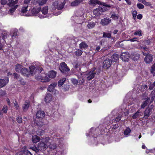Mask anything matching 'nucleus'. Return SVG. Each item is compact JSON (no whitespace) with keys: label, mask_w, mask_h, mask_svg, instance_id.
<instances>
[{"label":"nucleus","mask_w":155,"mask_h":155,"mask_svg":"<svg viewBox=\"0 0 155 155\" xmlns=\"http://www.w3.org/2000/svg\"><path fill=\"white\" fill-rule=\"evenodd\" d=\"M8 0L9 2L7 4V5L9 7V8H8V11L10 14H12L18 6V5H17L18 0Z\"/></svg>","instance_id":"nucleus-1"},{"label":"nucleus","mask_w":155,"mask_h":155,"mask_svg":"<svg viewBox=\"0 0 155 155\" xmlns=\"http://www.w3.org/2000/svg\"><path fill=\"white\" fill-rule=\"evenodd\" d=\"M150 97L148 98L147 100L142 102L141 105V108H144L148 103H151L153 101L155 97V91H153L152 92Z\"/></svg>","instance_id":"nucleus-2"},{"label":"nucleus","mask_w":155,"mask_h":155,"mask_svg":"<svg viewBox=\"0 0 155 155\" xmlns=\"http://www.w3.org/2000/svg\"><path fill=\"white\" fill-rule=\"evenodd\" d=\"M30 74L33 75L37 73H40L42 70V67L40 65H35L29 67Z\"/></svg>","instance_id":"nucleus-3"},{"label":"nucleus","mask_w":155,"mask_h":155,"mask_svg":"<svg viewBox=\"0 0 155 155\" xmlns=\"http://www.w3.org/2000/svg\"><path fill=\"white\" fill-rule=\"evenodd\" d=\"M84 13L81 10L77 11L76 13V20H78L77 22L78 23L81 24L83 22V20L85 18L83 16Z\"/></svg>","instance_id":"nucleus-4"},{"label":"nucleus","mask_w":155,"mask_h":155,"mask_svg":"<svg viewBox=\"0 0 155 155\" xmlns=\"http://www.w3.org/2000/svg\"><path fill=\"white\" fill-rule=\"evenodd\" d=\"M106 8L107 7L103 6L102 7H99L93 10V14L96 16H99L102 14L103 12L107 10Z\"/></svg>","instance_id":"nucleus-5"},{"label":"nucleus","mask_w":155,"mask_h":155,"mask_svg":"<svg viewBox=\"0 0 155 155\" xmlns=\"http://www.w3.org/2000/svg\"><path fill=\"white\" fill-rule=\"evenodd\" d=\"M28 5H25L23 7H22L20 13L21 15L26 16H31V15L29 14V12L27 13L28 11Z\"/></svg>","instance_id":"nucleus-6"},{"label":"nucleus","mask_w":155,"mask_h":155,"mask_svg":"<svg viewBox=\"0 0 155 155\" xmlns=\"http://www.w3.org/2000/svg\"><path fill=\"white\" fill-rule=\"evenodd\" d=\"M90 4L93 5H95L96 4L102 5L103 6H105L107 8H110L112 6L111 5H108L105 3H101V2L97 0H90Z\"/></svg>","instance_id":"nucleus-7"},{"label":"nucleus","mask_w":155,"mask_h":155,"mask_svg":"<svg viewBox=\"0 0 155 155\" xmlns=\"http://www.w3.org/2000/svg\"><path fill=\"white\" fill-rule=\"evenodd\" d=\"M65 3L64 1L63 2L56 1L53 3V5L55 8L58 9H61L63 8Z\"/></svg>","instance_id":"nucleus-8"},{"label":"nucleus","mask_w":155,"mask_h":155,"mask_svg":"<svg viewBox=\"0 0 155 155\" xmlns=\"http://www.w3.org/2000/svg\"><path fill=\"white\" fill-rule=\"evenodd\" d=\"M48 6H45L43 7L40 10V12H41L43 15H39V17L41 18H43L46 16H45L48 12Z\"/></svg>","instance_id":"nucleus-9"},{"label":"nucleus","mask_w":155,"mask_h":155,"mask_svg":"<svg viewBox=\"0 0 155 155\" xmlns=\"http://www.w3.org/2000/svg\"><path fill=\"white\" fill-rule=\"evenodd\" d=\"M112 64V61L110 59L107 58L104 62L103 67L105 68H109Z\"/></svg>","instance_id":"nucleus-10"},{"label":"nucleus","mask_w":155,"mask_h":155,"mask_svg":"<svg viewBox=\"0 0 155 155\" xmlns=\"http://www.w3.org/2000/svg\"><path fill=\"white\" fill-rule=\"evenodd\" d=\"M48 146L47 144H45L44 143H43L41 141L38 144V148L39 149V150H45L48 148Z\"/></svg>","instance_id":"nucleus-11"},{"label":"nucleus","mask_w":155,"mask_h":155,"mask_svg":"<svg viewBox=\"0 0 155 155\" xmlns=\"http://www.w3.org/2000/svg\"><path fill=\"white\" fill-rule=\"evenodd\" d=\"M84 0H75L72 2L70 4L71 7H77L82 4Z\"/></svg>","instance_id":"nucleus-12"},{"label":"nucleus","mask_w":155,"mask_h":155,"mask_svg":"<svg viewBox=\"0 0 155 155\" xmlns=\"http://www.w3.org/2000/svg\"><path fill=\"white\" fill-rule=\"evenodd\" d=\"M96 73L93 71H91L85 74L88 80H90L92 79L95 76Z\"/></svg>","instance_id":"nucleus-13"},{"label":"nucleus","mask_w":155,"mask_h":155,"mask_svg":"<svg viewBox=\"0 0 155 155\" xmlns=\"http://www.w3.org/2000/svg\"><path fill=\"white\" fill-rule=\"evenodd\" d=\"M29 14L31 15L30 16L35 15L39 12L40 10L38 8H33L31 10L29 9Z\"/></svg>","instance_id":"nucleus-14"},{"label":"nucleus","mask_w":155,"mask_h":155,"mask_svg":"<svg viewBox=\"0 0 155 155\" xmlns=\"http://www.w3.org/2000/svg\"><path fill=\"white\" fill-rule=\"evenodd\" d=\"M111 21V19L109 18H106L101 20V24L103 25H106L110 23Z\"/></svg>","instance_id":"nucleus-15"},{"label":"nucleus","mask_w":155,"mask_h":155,"mask_svg":"<svg viewBox=\"0 0 155 155\" xmlns=\"http://www.w3.org/2000/svg\"><path fill=\"white\" fill-rule=\"evenodd\" d=\"M153 55L151 54H147L144 59V61L147 63H150L153 60Z\"/></svg>","instance_id":"nucleus-16"},{"label":"nucleus","mask_w":155,"mask_h":155,"mask_svg":"<svg viewBox=\"0 0 155 155\" xmlns=\"http://www.w3.org/2000/svg\"><path fill=\"white\" fill-rule=\"evenodd\" d=\"M8 78H6L5 79H0V87H4L8 83Z\"/></svg>","instance_id":"nucleus-17"},{"label":"nucleus","mask_w":155,"mask_h":155,"mask_svg":"<svg viewBox=\"0 0 155 155\" xmlns=\"http://www.w3.org/2000/svg\"><path fill=\"white\" fill-rule=\"evenodd\" d=\"M41 140L42 142L44 143L45 144H47L48 147L49 144L51 143V140L49 137H47L45 138H42Z\"/></svg>","instance_id":"nucleus-18"},{"label":"nucleus","mask_w":155,"mask_h":155,"mask_svg":"<svg viewBox=\"0 0 155 155\" xmlns=\"http://www.w3.org/2000/svg\"><path fill=\"white\" fill-rule=\"evenodd\" d=\"M151 110L152 109L149 107L147 108L145 110L144 112V116L143 117L144 119H146L148 118L150 115V113Z\"/></svg>","instance_id":"nucleus-19"},{"label":"nucleus","mask_w":155,"mask_h":155,"mask_svg":"<svg viewBox=\"0 0 155 155\" xmlns=\"http://www.w3.org/2000/svg\"><path fill=\"white\" fill-rule=\"evenodd\" d=\"M129 57V54L127 52L123 53L120 56V58L123 61H127Z\"/></svg>","instance_id":"nucleus-20"},{"label":"nucleus","mask_w":155,"mask_h":155,"mask_svg":"<svg viewBox=\"0 0 155 155\" xmlns=\"http://www.w3.org/2000/svg\"><path fill=\"white\" fill-rule=\"evenodd\" d=\"M61 68L62 70L65 71H68L70 70L69 69L64 62H62L60 64Z\"/></svg>","instance_id":"nucleus-21"},{"label":"nucleus","mask_w":155,"mask_h":155,"mask_svg":"<svg viewBox=\"0 0 155 155\" xmlns=\"http://www.w3.org/2000/svg\"><path fill=\"white\" fill-rule=\"evenodd\" d=\"M36 115L37 118L42 119L44 117L45 114L43 111L39 110L37 112Z\"/></svg>","instance_id":"nucleus-22"},{"label":"nucleus","mask_w":155,"mask_h":155,"mask_svg":"<svg viewBox=\"0 0 155 155\" xmlns=\"http://www.w3.org/2000/svg\"><path fill=\"white\" fill-rule=\"evenodd\" d=\"M57 73L54 71L52 70L49 71L48 74V75L49 78H54L56 75Z\"/></svg>","instance_id":"nucleus-23"},{"label":"nucleus","mask_w":155,"mask_h":155,"mask_svg":"<svg viewBox=\"0 0 155 155\" xmlns=\"http://www.w3.org/2000/svg\"><path fill=\"white\" fill-rule=\"evenodd\" d=\"M29 106V101L28 100H27L22 106L23 111H26L28 109Z\"/></svg>","instance_id":"nucleus-24"},{"label":"nucleus","mask_w":155,"mask_h":155,"mask_svg":"<svg viewBox=\"0 0 155 155\" xmlns=\"http://www.w3.org/2000/svg\"><path fill=\"white\" fill-rule=\"evenodd\" d=\"M21 74H22L25 76L28 77L30 75L29 72L27 69L24 68L21 71Z\"/></svg>","instance_id":"nucleus-25"},{"label":"nucleus","mask_w":155,"mask_h":155,"mask_svg":"<svg viewBox=\"0 0 155 155\" xmlns=\"http://www.w3.org/2000/svg\"><path fill=\"white\" fill-rule=\"evenodd\" d=\"M40 140V137L37 135H34L32 137V140L34 143H36Z\"/></svg>","instance_id":"nucleus-26"},{"label":"nucleus","mask_w":155,"mask_h":155,"mask_svg":"<svg viewBox=\"0 0 155 155\" xmlns=\"http://www.w3.org/2000/svg\"><path fill=\"white\" fill-rule=\"evenodd\" d=\"M24 67L22 66L20 64H17L15 66V71L18 72H21V71L22 70Z\"/></svg>","instance_id":"nucleus-27"},{"label":"nucleus","mask_w":155,"mask_h":155,"mask_svg":"<svg viewBox=\"0 0 155 155\" xmlns=\"http://www.w3.org/2000/svg\"><path fill=\"white\" fill-rule=\"evenodd\" d=\"M52 96L51 94H48L45 98V101L46 103H49L51 100Z\"/></svg>","instance_id":"nucleus-28"},{"label":"nucleus","mask_w":155,"mask_h":155,"mask_svg":"<svg viewBox=\"0 0 155 155\" xmlns=\"http://www.w3.org/2000/svg\"><path fill=\"white\" fill-rule=\"evenodd\" d=\"M57 85L56 83H53L51 84H50L48 87V91L50 92H51L53 91V90L54 89V87Z\"/></svg>","instance_id":"nucleus-29"},{"label":"nucleus","mask_w":155,"mask_h":155,"mask_svg":"<svg viewBox=\"0 0 155 155\" xmlns=\"http://www.w3.org/2000/svg\"><path fill=\"white\" fill-rule=\"evenodd\" d=\"M88 47L87 45L84 42H82L79 45V48L81 49H85Z\"/></svg>","instance_id":"nucleus-30"},{"label":"nucleus","mask_w":155,"mask_h":155,"mask_svg":"<svg viewBox=\"0 0 155 155\" xmlns=\"http://www.w3.org/2000/svg\"><path fill=\"white\" fill-rule=\"evenodd\" d=\"M131 131V130L129 127L127 128L124 132V134L125 137H127L129 136Z\"/></svg>","instance_id":"nucleus-31"},{"label":"nucleus","mask_w":155,"mask_h":155,"mask_svg":"<svg viewBox=\"0 0 155 155\" xmlns=\"http://www.w3.org/2000/svg\"><path fill=\"white\" fill-rule=\"evenodd\" d=\"M95 25V23L94 22H89L87 25V27L88 29H91L94 28Z\"/></svg>","instance_id":"nucleus-32"},{"label":"nucleus","mask_w":155,"mask_h":155,"mask_svg":"<svg viewBox=\"0 0 155 155\" xmlns=\"http://www.w3.org/2000/svg\"><path fill=\"white\" fill-rule=\"evenodd\" d=\"M48 0H34L35 1L38 2L39 5H42L45 4Z\"/></svg>","instance_id":"nucleus-33"},{"label":"nucleus","mask_w":155,"mask_h":155,"mask_svg":"<svg viewBox=\"0 0 155 155\" xmlns=\"http://www.w3.org/2000/svg\"><path fill=\"white\" fill-rule=\"evenodd\" d=\"M112 61L116 62L119 59V56L117 54H114L112 56Z\"/></svg>","instance_id":"nucleus-34"},{"label":"nucleus","mask_w":155,"mask_h":155,"mask_svg":"<svg viewBox=\"0 0 155 155\" xmlns=\"http://www.w3.org/2000/svg\"><path fill=\"white\" fill-rule=\"evenodd\" d=\"M41 81L43 82H47L49 81L50 79L46 76L43 77L41 79Z\"/></svg>","instance_id":"nucleus-35"},{"label":"nucleus","mask_w":155,"mask_h":155,"mask_svg":"<svg viewBox=\"0 0 155 155\" xmlns=\"http://www.w3.org/2000/svg\"><path fill=\"white\" fill-rule=\"evenodd\" d=\"M26 147H23V149H24L23 150V153L25 155H32L31 153L28 150H26Z\"/></svg>","instance_id":"nucleus-36"},{"label":"nucleus","mask_w":155,"mask_h":155,"mask_svg":"<svg viewBox=\"0 0 155 155\" xmlns=\"http://www.w3.org/2000/svg\"><path fill=\"white\" fill-rule=\"evenodd\" d=\"M66 78H64L61 79L58 82V85L59 86H61L66 81Z\"/></svg>","instance_id":"nucleus-37"},{"label":"nucleus","mask_w":155,"mask_h":155,"mask_svg":"<svg viewBox=\"0 0 155 155\" xmlns=\"http://www.w3.org/2000/svg\"><path fill=\"white\" fill-rule=\"evenodd\" d=\"M122 115L123 113L121 112L120 113V114H119L118 115L115 119L114 122H117L119 121L121 119V116Z\"/></svg>","instance_id":"nucleus-38"},{"label":"nucleus","mask_w":155,"mask_h":155,"mask_svg":"<svg viewBox=\"0 0 155 155\" xmlns=\"http://www.w3.org/2000/svg\"><path fill=\"white\" fill-rule=\"evenodd\" d=\"M82 51L79 49H77L75 52L76 55L78 56H80L81 55L82 53Z\"/></svg>","instance_id":"nucleus-39"},{"label":"nucleus","mask_w":155,"mask_h":155,"mask_svg":"<svg viewBox=\"0 0 155 155\" xmlns=\"http://www.w3.org/2000/svg\"><path fill=\"white\" fill-rule=\"evenodd\" d=\"M140 113V112L139 110L137 111L133 116L132 118L134 119L136 118Z\"/></svg>","instance_id":"nucleus-40"},{"label":"nucleus","mask_w":155,"mask_h":155,"mask_svg":"<svg viewBox=\"0 0 155 155\" xmlns=\"http://www.w3.org/2000/svg\"><path fill=\"white\" fill-rule=\"evenodd\" d=\"M37 134L39 135H42L44 133V131L43 130L39 129L37 131Z\"/></svg>","instance_id":"nucleus-41"},{"label":"nucleus","mask_w":155,"mask_h":155,"mask_svg":"<svg viewBox=\"0 0 155 155\" xmlns=\"http://www.w3.org/2000/svg\"><path fill=\"white\" fill-rule=\"evenodd\" d=\"M111 34L110 33H107L104 32L103 37L104 38H110L111 37Z\"/></svg>","instance_id":"nucleus-42"},{"label":"nucleus","mask_w":155,"mask_h":155,"mask_svg":"<svg viewBox=\"0 0 155 155\" xmlns=\"http://www.w3.org/2000/svg\"><path fill=\"white\" fill-rule=\"evenodd\" d=\"M48 147L50 148L53 149H55L56 148V145L55 143L51 144V143L50 144H49Z\"/></svg>","instance_id":"nucleus-43"},{"label":"nucleus","mask_w":155,"mask_h":155,"mask_svg":"<svg viewBox=\"0 0 155 155\" xmlns=\"http://www.w3.org/2000/svg\"><path fill=\"white\" fill-rule=\"evenodd\" d=\"M134 35H138L139 36H141V31L140 30H139L136 31L134 32Z\"/></svg>","instance_id":"nucleus-44"},{"label":"nucleus","mask_w":155,"mask_h":155,"mask_svg":"<svg viewBox=\"0 0 155 155\" xmlns=\"http://www.w3.org/2000/svg\"><path fill=\"white\" fill-rule=\"evenodd\" d=\"M137 12L135 10H133L132 11V16L134 19V20L135 19L136 17L137 16Z\"/></svg>","instance_id":"nucleus-45"},{"label":"nucleus","mask_w":155,"mask_h":155,"mask_svg":"<svg viewBox=\"0 0 155 155\" xmlns=\"http://www.w3.org/2000/svg\"><path fill=\"white\" fill-rule=\"evenodd\" d=\"M132 59L134 61L137 60L139 58V54H136V56H131Z\"/></svg>","instance_id":"nucleus-46"},{"label":"nucleus","mask_w":155,"mask_h":155,"mask_svg":"<svg viewBox=\"0 0 155 155\" xmlns=\"http://www.w3.org/2000/svg\"><path fill=\"white\" fill-rule=\"evenodd\" d=\"M30 149L35 151L36 153L38 152L39 150V149L38 148H37L36 147H31L30 148Z\"/></svg>","instance_id":"nucleus-47"},{"label":"nucleus","mask_w":155,"mask_h":155,"mask_svg":"<svg viewBox=\"0 0 155 155\" xmlns=\"http://www.w3.org/2000/svg\"><path fill=\"white\" fill-rule=\"evenodd\" d=\"M8 110L7 106L5 105H4L2 110V112L4 113H6L7 112Z\"/></svg>","instance_id":"nucleus-48"},{"label":"nucleus","mask_w":155,"mask_h":155,"mask_svg":"<svg viewBox=\"0 0 155 155\" xmlns=\"http://www.w3.org/2000/svg\"><path fill=\"white\" fill-rule=\"evenodd\" d=\"M16 120L18 123H21L22 122V119L21 117L18 116Z\"/></svg>","instance_id":"nucleus-49"},{"label":"nucleus","mask_w":155,"mask_h":155,"mask_svg":"<svg viewBox=\"0 0 155 155\" xmlns=\"http://www.w3.org/2000/svg\"><path fill=\"white\" fill-rule=\"evenodd\" d=\"M71 81L72 83L74 84H77L78 82V81L76 79H71Z\"/></svg>","instance_id":"nucleus-50"},{"label":"nucleus","mask_w":155,"mask_h":155,"mask_svg":"<svg viewBox=\"0 0 155 155\" xmlns=\"http://www.w3.org/2000/svg\"><path fill=\"white\" fill-rule=\"evenodd\" d=\"M137 7L139 9H143L144 8V5L141 3H138L137 4Z\"/></svg>","instance_id":"nucleus-51"},{"label":"nucleus","mask_w":155,"mask_h":155,"mask_svg":"<svg viewBox=\"0 0 155 155\" xmlns=\"http://www.w3.org/2000/svg\"><path fill=\"white\" fill-rule=\"evenodd\" d=\"M155 86V81L153 83H150V87L149 89L150 90H152L154 87Z\"/></svg>","instance_id":"nucleus-52"},{"label":"nucleus","mask_w":155,"mask_h":155,"mask_svg":"<svg viewBox=\"0 0 155 155\" xmlns=\"http://www.w3.org/2000/svg\"><path fill=\"white\" fill-rule=\"evenodd\" d=\"M111 18L114 20H117L118 19V17L116 15H112L111 16Z\"/></svg>","instance_id":"nucleus-53"},{"label":"nucleus","mask_w":155,"mask_h":155,"mask_svg":"<svg viewBox=\"0 0 155 155\" xmlns=\"http://www.w3.org/2000/svg\"><path fill=\"white\" fill-rule=\"evenodd\" d=\"M155 71V63L151 67V73H153Z\"/></svg>","instance_id":"nucleus-54"},{"label":"nucleus","mask_w":155,"mask_h":155,"mask_svg":"<svg viewBox=\"0 0 155 155\" xmlns=\"http://www.w3.org/2000/svg\"><path fill=\"white\" fill-rule=\"evenodd\" d=\"M7 34L6 32H4L2 34V39L3 40H5V38H7Z\"/></svg>","instance_id":"nucleus-55"},{"label":"nucleus","mask_w":155,"mask_h":155,"mask_svg":"<svg viewBox=\"0 0 155 155\" xmlns=\"http://www.w3.org/2000/svg\"><path fill=\"white\" fill-rule=\"evenodd\" d=\"M5 91L2 90H0V96H3L5 95Z\"/></svg>","instance_id":"nucleus-56"},{"label":"nucleus","mask_w":155,"mask_h":155,"mask_svg":"<svg viewBox=\"0 0 155 155\" xmlns=\"http://www.w3.org/2000/svg\"><path fill=\"white\" fill-rule=\"evenodd\" d=\"M142 3L146 6H150L151 5L150 3L146 2L145 0H144Z\"/></svg>","instance_id":"nucleus-57"},{"label":"nucleus","mask_w":155,"mask_h":155,"mask_svg":"<svg viewBox=\"0 0 155 155\" xmlns=\"http://www.w3.org/2000/svg\"><path fill=\"white\" fill-rule=\"evenodd\" d=\"M7 1L6 0H1V3L2 5H5L6 4Z\"/></svg>","instance_id":"nucleus-58"},{"label":"nucleus","mask_w":155,"mask_h":155,"mask_svg":"<svg viewBox=\"0 0 155 155\" xmlns=\"http://www.w3.org/2000/svg\"><path fill=\"white\" fill-rule=\"evenodd\" d=\"M32 0H24V3L26 5H27Z\"/></svg>","instance_id":"nucleus-59"},{"label":"nucleus","mask_w":155,"mask_h":155,"mask_svg":"<svg viewBox=\"0 0 155 155\" xmlns=\"http://www.w3.org/2000/svg\"><path fill=\"white\" fill-rule=\"evenodd\" d=\"M14 105L15 107L17 109H18V108L19 106L18 104L16 101L15 102V103H14Z\"/></svg>","instance_id":"nucleus-60"},{"label":"nucleus","mask_w":155,"mask_h":155,"mask_svg":"<svg viewBox=\"0 0 155 155\" xmlns=\"http://www.w3.org/2000/svg\"><path fill=\"white\" fill-rule=\"evenodd\" d=\"M137 18L138 19L140 20L142 18V15L141 14H139L137 16Z\"/></svg>","instance_id":"nucleus-61"},{"label":"nucleus","mask_w":155,"mask_h":155,"mask_svg":"<svg viewBox=\"0 0 155 155\" xmlns=\"http://www.w3.org/2000/svg\"><path fill=\"white\" fill-rule=\"evenodd\" d=\"M93 130H94V128H91L90 130L89 133L88 134H86V135L87 136H88L89 135H91V134L92 133V131Z\"/></svg>","instance_id":"nucleus-62"},{"label":"nucleus","mask_w":155,"mask_h":155,"mask_svg":"<svg viewBox=\"0 0 155 155\" xmlns=\"http://www.w3.org/2000/svg\"><path fill=\"white\" fill-rule=\"evenodd\" d=\"M13 75L14 76V78H15L17 79H18L19 78V75L18 74L16 73H14Z\"/></svg>","instance_id":"nucleus-63"},{"label":"nucleus","mask_w":155,"mask_h":155,"mask_svg":"<svg viewBox=\"0 0 155 155\" xmlns=\"http://www.w3.org/2000/svg\"><path fill=\"white\" fill-rule=\"evenodd\" d=\"M151 41L150 40H147L145 41V43L147 45H149L151 43Z\"/></svg>","instance_id":"nucleus-64"}]
</instances>
